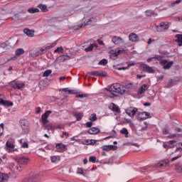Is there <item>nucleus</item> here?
Segmentation results:
<instances>
[{"label": "nucleus", "instance_id": "6ab92c4d", "mask_svg": "<svg viewBox=\"0 0 182 182\" xmlns=\"http://www.w3.org/2000/svg\"><path fill=\"white\" fill-rule=\"evenodd\" d=\"M8 180H9L8 173L0 172V182H8Z\"/></svg>", "mask_w": 182, "mask_h": 182}, {"label": "nucleus", "instance_id": "69168bd1", "mask_svg": "<svg viewBox=\"0 0 182 182\" xmlns=\"http://www.w3.org/2000/svg\"><path fill=\"white\" fill-rule=\"evenodd\" d=\"M157 79V82L160 81V80H163V79H164V75H161L159 77H156Z\"/></svg>", "mask_w": 182, "mask_h": 182}, {"label": "nucleus", "instance_id": "c9c22d12", "mask_svg": "<svg viewBox=\"0 0 182 182\" xmlns=\"http://www.w3.org/2000/svg\"><path fill=\"white\" fill-rule=\"evenodd\" d=\"M51 73L52 70H46L43 74V77H48Z\"/></svg>", "mask_w": 182, "mask_h": 182}, {"label": "nucleus", "instance_id": "4be33fe9", "mask_svg": "<svg viewBox=\"0 0 182 182\" xmlns=\"http://www.w3.org/2000/svg\"><path fill=\"white\" fill-rule=\"evenodd\" d=\"M57 150H61V151H66L68 150V147L66 146V144L60 143L57 144L55 146Z\"/></svg>", "mask_w": 182, "mask_h": 182}, {"label": "nucleus", "instance_id": "338daca9", "mask_svg": "<svg viewBox=\"0 0 182 182\" xmlns=\"http://www.w3.org/2000/svg\"><path fill=\"white\" fill-rule=\"evenodd\" d=\"M124 50H118L117 51V55H122V53H124Z\"/></svg>", "mask_w": 182, "mask_h": 182}, {"label": "nucleus", "instance_id": "1a4fd4ad", "mask_svg": "<svg viewBox=\"0 0 182 182\" xmlns=\"http://www.w3.org/2000/svg\"><path fill=\"white\" fill-rule=\"evenodd\" d=\"M149 117L150 118V113L147 112H140L138 114V120H139L140 122L143 121V120H146V119H149Z\"/></svg>", "mask_w": 182, "mask_h": 182}, {"label": "nucleus", "instance_id": "09e8293b", "mask_svg": "<svg viewBox=\"0 0 182 182\" xmlns=\"http://www.w3.org/2000/svg\"><path fill=\"white\" fill-rule=\"evenodd\" d=\"M162 134L164 135L169 134L170 132L168 131V129L167 128H164L162 129Z\"/></svg>", "mask_w": 182, "mask_h": 182}, {"label": "nucleus", "instance_id": "72a5a7b5", "mask_svg": "<svg viewBox=\"0 0 182 182\" xmlns=\"http://www.w3.org/2000/svg\"><path fill=\"white\" fill-rule=\"evenodd\" d=\"M117 56H119V54H117V52L116 51L114 52L112 50V53H111L110 54V58L114 60L115 59H117Z\"/></svg>", "mask_w": 182, "mask_h": 182}, {"label": "nucleus", "instance_id": "774afa93", "mask_svg": "<svg viewBox=\"0 0 182 182\" xmlns=\"http://www.w3.org/2000/svg\"><path fill=\"white\" fill-rule=\"evenodd\" d=\"M136 77H137V79H141L142 77H146V75H137Z\"/></svg>", "mask_w": 182, "mask_h": 182}, {"label": "nucleus", "instance_id": "c85d7f7f", "mask_svg": "<svg viewBox=\"0 0 182 182\" xmlns=\"http://www.w3.org/2000/svg\"><path fill=\"white\" fill-rule=\"evenodd\" d=\"M164 149H166V150H168L169 149H174L175 146H170L168 142H164L163 144Z\"/></svg>", "mask_w": 182, "mask_h": 182}, {"label": "nucleus", "instance_id": "393cba45", "mask_svg": "<svg viewBox=\"0 0 182 182\" xmlns=\"http://www.w3.org/2000/svg\"><path fill=\"white\" fill-rule=\"evenodd\" d=\"M16 56H21V55H23L25 53V50L23 48H18L16 50Z\"/></svg>", "mask_w": 182, "mask_h": 182}, {"label": "nucleus", "instance_id": "5fc2aeb1", "mask_svg": "<svg viewBox=\"0 0 182 182\" xmlns=\"http://www.w3.org/2000/svg\"><path fill=\"white\" fill-rule=\"evenodd\" d=\"M77 174H82V175H83V173H84L83 168H77Z\"/></svg>", "mask_w": 182, "mask_h": 182}, {"label": "nucleus", "instance_id": "f257e3e1", "mask_svg": "<svg viewBox=\"0 0 182 182\" xmlns=\"http://www.w3.org/2000/svg\"><path fill=\"white\" fill-rule=\"evenodd\" d=\"M132 87H133V84L130 81H124L123 85L114 83L107 90L106 95L108 97L114 99V97H117V95L115 93L124 95L126 93V89H132Z\"/></svg>", "mask_w": 182, "mask_h": 182}, {"label": "nucleus", "instance_id": "49530a36", "mask_svg": "<svg viewBox=\"0 0 182 182\" xmlns=\"http://www.w3.org/2000/svg\"><path fill=\"white\" fill-rule=\"evenodd\" d=\"M174 85V81L171 79L168 81V87H171Z\"/></svg>", "mask_w": 182, "mask_h": 182}, {"label": "nucleus", "instance_id": "0e129e2a", "mask_svg": "<svg viewBox=\"0 0 182 182\" xmlns=\"http://www.w3.org/2000/svg\"><path fill=\"white\" fill-rule=\"evenodd\" d=\"M178 144H181V146H177L176 151H178V150H182V142H179Z\"/></svg>", "mask_w": 182, "mask_h": 182}, {"label": "nucleus", "instance_id": "6e6552de", "mask_svg": "<svg viewBox=\"0 0 182 182\" xmlns=\"http://www.w3.org/2000/svg\"><path fill=\"white\" fill-rule=\"evenodd\" d=\"M173 63H174V62L173 61L168 62L166 59L161 60L160 61V65H161L162 66L164 65V69H170L171 66H173Z\"/></svg>", "mask_w": 182, "mask_h": 182}, {"label": "nucleus", "instance_id": "20e7f679", "mask_svg": "<svg viewBox=\"0 0 182 182\" xmlns=\"http://www.w3.org/2000/svg\"><path fill=\"white\" fill-rule=\"evenodd\" d=\"M170 26H168V22L163 21L160 23L159 26H156L157 32H164V31H167Z\"/></svg>", "mask_w": 182, "mask_h": 182}, {"label": "nucleus", "instance_id": "473e14b6", "mask_svg": "<svg viewBox=\"0 0 182 182\" xmlns=\"http://www.w3.org/2000/svg\"><path fill=\"white\" fill-rule=\"evenodd\" d=\"M10 86L13 87V89H17L18 90V82H16V80H13L9 83Z\"/></svg>", "mask_w": 182, "mask_h": 182}, {"label": "nucleus", "instance_id": "e433bc0d", "mask_svg": "<svg viewBox=\"0 0 182 182\" xmlns=\"http://www.w3.org/2000/svg\"><path fill=\"white\" fill-rule=\"evenodd\" d=\"M92 139H85L82 141V144H85V146H92Z\"/></svg>", "mask_w": 182, "mask_h": 182}, {"label": "nucleus", "instance_id": "5701e85b", "mask_svg": "<svg viewBox=\"0 0 182 182\" xmlns=\"http://www.w3.org/2000/svg\"><path fill=\"white\" fill-rule=\"evenodd\" d=\"M69 59H70V56L66 55H60L58 57L60 62H66V60H69Z\"/></svg>", "mask_w": 182, "mask_h": 182}, {"label": "nucleus", "instance_id": "4468645a", "mask_svg": "<svg viewBox=\"0 0 182 182\" xmlns=\"http://www.w3.org/2000/svg\"><path fill=\"white\" fill-rule=\"evenodd\" d=\"M87 132L88 133V134H92V135H95V134H99V133H100V129L97 127H91L90 128Z\"/></svg>", "mask_w": 182, "mask_h": 182}, {"label": "nucleus", "instance_id": "c756f323", "mask_svg": "<svg viewBox=\"0 0 182 182\" xmlns=\"http://www.w3.org/2000/svg\"><path fill=\"white\" fill-rule=\"evenodd\" d=\"M175 170H176V171H177V173H182V165H181V164H177L176 165Z\"/></svg>", "mask_w": 182, "mask_h": 182}, {"label": "nucleus", "instance_id": "680f3d73", "mask_svg": "<svg viewBox=\"0 0 182 182\" xmlns=\"http://www.w3.org/2000/svg\"><path fill=\"white\" fill-rule=\"evenodd\" d=\"M174 130H175L176 133H181L182 132V129L180 127H176V128H175Z\"/></svg>", "mask_w": 182, "mask_h": 182}, {"label": "nucleus", "instance_id": "f704fd0d", "mask_svg": "<svg viewBox=\"0 0 182 182\" xmlns=\"http://www.w3.org/2000/svg\"><path fill=\"white\" fill-rule=\"evenodd\" d=\"M90 122H96L97 120V117L96 114L93 113L90 116Z\"/></svg>", "mask_w": 182, "mask_h": 182}, {"label": "nucleus", "instance_id": "9d476101", "mask_svg": "<svg viewBox=\"0 0 182 182\" xmlns=\"http://www.w3.org/2000/svg\"><path fill=\"white\" fill-rule=\"evenodd\" d=\"M137 108L133 107H129L128 109H126L125 112L128 116H130V117H134V114L137 113Z\"/></svg>", "mask_w": 182, "mask_h": 182}, {"label": "nucleus", "instance_id": "a878e982", "mask_svg": "<svg viewBox=\"0 0 182 182\" xmlns=\"http://www.w3.org/2000/svg\"><path fill=\"white\" fill-rule=\"evenodd\" d=\"M38 8H39L42 12H48V6H46V5L44 4H39L38 6Z\"/></svg>", "mask_w": 182, "mask_h": 182}, {"label": "nucleus", "instance_id": "9b49d317", "mask_svg": "<svg viewBox=\"0 0 182 182\" xmlns=\"http://www.w3.org/2000/svg\"><path fill=\"white\" fill-rule=\"evenodd\" d=\"M17 161L18 163H19V164H22L23 166H26V164H28L29 161H31V160L28 157L22 156V157H18L17 159Z\"/></svg>", "mask_w": 182, "mask_h": 182}, {"label": "nucleus", "instance_id": "0eeeda50", "mask_svg": "<svg viewBox=\"0 0 182 182\" xmlns=\"http://www.w3.org/2000/svg\"><path fill=\"white\" fill-rule=\"evenodd\" d=\"M96 21H97L96 18L95 17L90 18L89 20L84 22V25L83 24L79 25L77 29H82V28H83L84 26H87V25H92V23H96Z\"/></svg>", "mask_w": 182, "mask_h": 182}, {"label": "nucleus", "instance_id": "4d7b16f0", "mask_svg": "<svg viewBox=\"0 0 182 182\" xmlns=\"http://www.w3.org/2000/svg\"><path fill=\"white\" fill-rule=\"evenodd\" d=\"M86 127H91L92 126H93V122L92 121L88 122L85 124Z\"/></svg>", "mask_w": 182, "mask_h": 182}, {"label": "nucleus", "instance_id": "2eb2a0df", "mask_svg": "<svg viewBox=\"0 0 182 182\" xmlns=\"http://www.w3.org/2000/svg\"><path fill=\"white\" fill-rule=\"evenodd\" d=\"M141 66L144 70L147 72V73H154V69H153V67H150L147 64H142Z\"/></svg>", "mask_w": 182, "mask_h": 182}, {"label": "nucleus", "instance_id": "4c0bfd02", "mask_svg": "<svg viewBox=\"0 0 182 182\" xmlns=\"http://www.w3.org/2000/svg\"><path fill=\"white\" fill-rule=\"evenodd\" d=\"M54 53H63V47H58L57 49L54 50Z\"/></svg>", "mask_w": 182, "mask_h": 182}, {"label": "nucleus", "instance_id": "79ce46f5", "mask_svg": "<svg viewBox=\"0 0 182 182\" xmlns=\"http://www.w3.org/2000/svg\"><path fill=\"white\" fill-rule=\"evenodd\" d=\"M89 95L87 94H79L75 96V97H80V99H83V97H87Z\"/></svg>", "mask_w": 182, "mask_h": 182}, {"label": "nucleus", "instance_id": "ddd939ff", "mask_svg": "<svg viewBox=\"0 0 182 182\" xmlns=\"http://www.w3.org/2000/svg\"><path fill=\"white\" fill-rule=\"evenodd\" d=\"M112 42H113L114 45H120L121 43H124V41L121 37L115 36L112 38Z\"/></svg>", "mask_w": 182, "mask_h": 182}, {"label": "nucleus", "instance_id": "aec40b11", "mask_svg": "<svg viewBox=\"0 0 182 182\" xmlns=\"http://www.w3.org/2000/svg\"><path fill=\"white\" fill-rule=\"evenodd\" d=\"M129 40L131 42H137L139 41V36L134 33H131L129 36Z\"/></svg>", "mask_w": 182, "mask_h": 182}, {"label": "nucleus", "instance_id": "dca6fc26", "mask_svg": "<svg viewBox=\"0 0 182 182\" xmlns=\"http://www.w3.org/2000/svg\"><path fill=\"white\" fill-rule=\"evenodd\" d=\"M149 89V85L144 84L141 86V87L139 89L137 95L138 96H140V95H143L146 90H148Z\"/></svg>", "mask_w": 182, "mask_h": 182}, {"label": "nucleus", "instance_id": "e2e57ef3", "mask_svg": "<svg viewBox=\"0 0 182 182\" xmlns=\"http://www.w3.org/2000/svg\"><path fill=\"white\" fill-rule=\"evenodd\" d=\"M175 42L178 43V46H182V41L181 40H175Z\"/></svg>", "mask_w": 182, "mask_h": 182}, {"label": "nucleus", "instance_id": "423d86ee", "mask_svg": "<svg viewBox=\"0 0 182 182\" xmlns=\"http://www.w3.org/2000/svg\"><path fill=\"white\" fill-rule=\"evenodd\" d=\"M87 75H90V76H96L97 77H106V76H107V73H106V71H92L88 72Z\"/></svg>", "mask_w": 182, "mask_h": 182}, {"label": "nucleus", "instance_id": "39448f33", "mask_svg": "<svg viewBox=\"0 0 182 182\" xmlns=\"http://www.w3.org/2000/svg\"><path fill=\"white\" fill-rule=\"evenodd\" d=\"M52 48H53V46L51 45L46 46L45 48H41L33 54V58H36L37 56H40V55H45V53H46L48 50L52 49Z\"/></svg>", "mask_w": 182, "mask_h": 182}, {"label": "nucleus", "instance_id": "7c9ffc66", "mask_svg": "<svg viewBox=\"0 0 182 182\" xmlns=\"http://www.w3.org/2000/svg\"><path fill=\"white\" fill-rule=\"evenodd\" d=\"M28 12H29V14H36L39 12V9L33 7V8L28 9Z\"/></svg>", "mask_w": 182, "mask_h": 182}, {"label": "nucleus", "instance_id": "de8ad7c7", "mask_svg": "<svg viewBox=\"0 0 182 182\" xmlns=\"http://www.w3.org/2000/svg\"><path fill=\"white\" fill-rule=\"evenodd\" d=\"M154 59H156V60H162L163 55H156L154 57H153Z\"/></svg>", "mask_w": 182, "mask_h": 182}, {"label": "nucleus", "instance_id": "a211bd4d", "mask_svg": "<svg viewBox=\"0 0 182 182\" xmlns=\"http://www.w3.org/2000/svg\"><path fill=\"white\" fill-rule=\"evenodd\" d=\"M109 109L116 113H120V108L113 102L109 105Z\"/></svg>", "mask_w": 182, "mask_h": 182}, {"label": "nucleus", "instance_id": "58836bf2", "mask_svg": "<svg viewBox=\"0 0 182 182\" xmlns=\"http://www.w3.org/2000/svg\"><path fill=\"white\" fill-rule=\"evenodd\" d=\"M167 166V164L164 162H159L155 165V167L157 168L159 167H166Z\"/></svg>", "mask_w": 182, "mask_h": 182}, {"label": "nucleus", "instance_id": "3c124183", "mask_svg": "<svg viewBox=\"0 0 182 182\" xmlns=\"http://www.w3.org/2000/svg\"><path fill=\"white\" fill-rule=\"evenodd\" d=\"M181 157V154H179L178 156L172 158L171 159V161H176V160H178V159H180Z\"/></svg>", "mask_w": 182, "mask_h": 182}, {"label": "nucleus", "instance_id": "a19ab883", "mask_svg": "<svg viewBox=\"0 0 182 182\" xmlns=\"http://www.w3.org/2000/svg\"><path fill=\"white\" fill-rule=\"evenodd\" d=\"M120 133L121 134H126V136H127V134H129V131L127 130V129L123 128L120 130Z\"/></svg>", "mask_w": 182, "mask_h": 182}, {"label": "nucleus", "instance_id": "2f4dec72", "mask_svg": "<svg viewBox=\"0 0 182 182\" xmlns=\"http://www.w3.org/2000/svg\"><path fill=\"white\" fill-rule=\"evenodd\" d=\"M6 147H8V149H15V144H14L12 141H7L6 143Z\"/></svg>", "mask_w": 182, "mask_h": 182}, {"label": "nucleus", "instance_id": "37998d69", "mask_svg": "<svg viewBox=\"0 0 182 182\" xmlns=\"http://www.w3.org/2000/svg\"><path fill=\"white\" fill-rule=\"evenodd\" d=\"M85 52H92L93 50V46L91 44L87 48H85Z\"/></svg>", "mask_w": 182, "mask_h": 182}, {"label": "nucleus", "instance_id": "6e6d98bb", "mask_svg": "<svg viewBox=\"0 0 182 182\" xmlns=\"http://www.w3.org/2000/svg\"><path fill=\"white\" fill-rule=\"evenodd\" d=\"M175 38H176V40L178 41H182V34H176Z\"/></svg>", "mask_w": 182, "mask_h": 182}, {"label": "nucleus", "instance_id": "b1692460", "mask_svg": "<svg viewBox=\"0 0 182 182\" xmlns=\"http://www.w3.org/2000/svg\"><path fill=\"white\" fill-rule=\"evenodd\" d=\"M75 117H76L77 122H80L82 120V118L83 117V112H75L74 114Z\"/></svg>", "mask_w": 182, "mask_h": 182}, {"label": "nucleus", "instance_id": "864d4df0", "mask_svg": "<svg viewBox=\"0 0 182 182\" xmlns=\"http://www.w3.org/2000/svg\"><path fill=\"white\" fill-rule=\"evenodd\" d=\"M21 147H23V149H28L29 144H28V142H24L22 144Z\"/></svg>", "mask_w": 182, "mask_h": 182}, {"label": "nucleus", "instance_id": "13d9d810", "mask_svg": "<svg viewBox=\"0 0 182 182\" xmlns=\"http://www.w3.org/2000/svg\"><path fill=\"white\" fill-rule=\"evenodd\" d=\"M181 2V0H176L175 2L171 4V6H176V4H178Z\"/></svg>", "mask_w": 182, "mask_h": 182}, {"label": "nucleus", "instance_id": "f03ea898", "mask_svg": "<svg viewBox=\"0 0 182 182\" xmlns=\"http://www.w3.org/2000/svg\"><path fill=\"white\" fill-rule=\"evenodd\" d=\"M20 126L23 132V133L29 132V122L26 119L20 120Z\"/></svg>", "mask_w": 182, "mask_h": 182}, {"label": "nucleus", "instance_id": "603ef678", "mask_svg": "<svg viewBox=\"0 0 182 182\" xmlns=\"http://www.w3.org/2000/svg\"><path fill=\"white\" fill-rule=\"evenodd\" d=\"M168 144H169V146H174V144H176V143H177V141L176 140H171L167 141Z\"/></svg>", "mask_w": 182, "mask_h": 182}, {"label": "nucleus", "instance_id": "f8f14e48", "mask_svg": "<svg viewBox=\"0 0 182 182\" xmlns=\"http://www.w3.org/2000/svg\"><path fill=\"white\" fill-rule=\"evenodd\" d=\"M0 105L4 106V107H12V106H14V102L0 98Z\"/></svg>", "mask_w": 182, "mask_h": 182}, {"label": "nucleus", "instance_id": "a18cd8bd", "mask_svg": "<svg viewBox=\"0 0 182 182\" xmlns=\"http://www.w3.org/2000/svg\"><path fill=\"white\" fill-rule=\"evenodd\" d=\"M96 156H90L89 161L90 163H96Z\"/></svg>", "mask_w": 182, "mask_h": 182}, {"label": "nucleus", "instance_id": "7ed1b4c3", "mask_svg": "<svg viewBox=\"0 0 182 182\" xmlns=\"http://www.w3.org/2000/svg\"><path fill=\"white\" fill-rule=\"evenodd\" d=\"M52 114V111L51 110H47L44 112V114H42L41 116V123L42 124H48L49 123V120L48 119V117Z\"/></svg>", "mask_w": 182, "mask_h": 182}, {"label": "nucleus", "instance_id": "bf43d9fd", "mask_svg": "<svg viewBox=\"0 0 182 182\" xmlns=\"http://www.w3.org/2000/svg\"><path fill=\"white\" fill-rule=\"evenodd\" d=\"M76 93L77 92L75 90H70L68 92V95H76Z\"/></svg>", "mask_w": 182, "mask_h": 182}, {"label": "nucleus", "instance_id": "052dcab7", "mask_svg": "<svg viewBox=\"0 0 182 182\" xmlns=\"http://www.w3.org/2000/svg\"><path fill=\"white\" fill-rule=\"evenodd\" d=\"M41 112H42V109H41L40 107L36 108V114H39V113H41Z\"/></svg>", "mask_w": 182, "mask_h": 182}, {"label": "nucleus", "instance_id": "bb28decb", "mask_svg": "<svg viewBox=\"0 0 182 182\" xmlns=\"http://www.w3.org/2000/svg\"><path fill=\"white\" fill-rule=\"evenodd\" d=\"M145 14L146 16H154V15H156V11L153 10H146Z\"/></svg>", "mask_w": 182, "mask_h": 182}, {"label": "nucleus", "instance_id": "cd10ccee", "mask_svg": "<svg viewBox=\"0 0 182 182\" xmlns=\"http://www.w3.org/2000/svg\"><path fill=\"white\" fill-rule=\"evenodd\" d=\"M176 137H182V134H169L168 136V139H174Z\"/></svg>", "mask_w": 182, "mask_h": 182}, {"label": "nucleus", "instance_id": "ea45409f", "mask_svg": "<svg viewBox=\"0 0 182 182\" xmlns=\"http://www.w3.org/2000/svg\"><path fill=\"white\" fill-rule=\"evenodd\" d=\"M98 65H100L101 66H106V65H107V60H106L105 58L101 60L99 62Z\"/></svg>", "mask_w": 182, "mask_h": 182}, {"label": "nucleus", "instance_id": "f3484780", "mask_svg": "<svg viewBox=\"0 0 182 182\" xmlns=\"http://www.w3.org/2000/svg\"><path fill=\"white\" fill-rule=\"evenodd\" d=\"M102 149L104 151H110V150H117V146L114 145H104Z\"/></svg>", "mask_w": 182, "mask_h": 182}, {"label": "nucleus", "instance_id": "412c9836", "mask_svg": "<svg viewBox=\"0 0 182 182\" xmlns=\"http://www.w3.org/2000/svg\"><path fill=\"white\" fill-rule=\"evenodd\" d=\"M23 32L26 35H27V36H29L30 38H33L34 36L35 31L33 30H31L29 28H24Z\"/></svg>", "mask_w": 182, "mask_h": 182}, {"label": "nucleus", "instance_id": "8fccbe9b", "mask_svg": "<svg viewBox=\"0 0 182 182\" xmlns=\"http://www.w3.org/2000/svg\"><path fill=\"white\" fill-rule=\"evenodd\" d=\"M50 160L52 163H56V161H58V156H51Z\"/></svg>", "mask_w": 182, "mask_h": 182}, {"label": "nucleus", "instance_id": "c03bdc74", "mask_svg": "<svg viewBox=\"0 0 182 182\" xmlns=\"http://www.w3.org/2000/svg\"><path fill=\"white\" fill-rule=\"evenodd\" d=\"M22 87H25V83H17V90H21Z\"/></svg>", "mask_w": 182, "mask_h": 182}]
</instances>
